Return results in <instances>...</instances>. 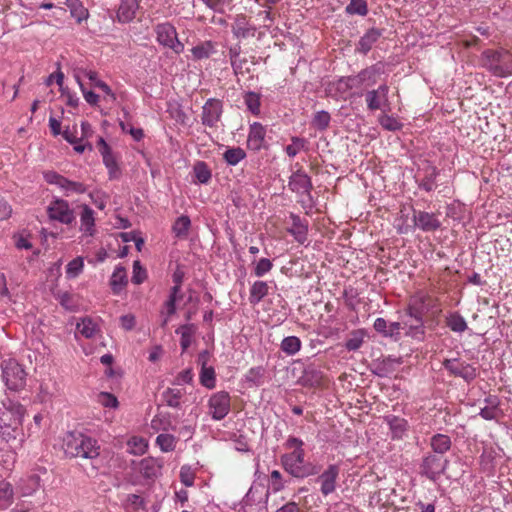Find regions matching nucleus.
<instances>
[{
  "label": "nucleus",
  "instance_id": "obj_1",
  "mask_svg": "<svg viewBox=\"0 0 512 512\" xmlns=\"http://www.w3.org/2000/svg\"><path fill=\"white\" fill-rule=\"evenodd\" d=\"M286 447L292 451L282 456V464L286 472L296 478H307L316 475L319 467L305 459L304 442L297 437H289Z\"/></svg>",
  "mask_w": 512,
  "mask_h": 512
},
{
  "label": "nucleus",
  "instance_id": "obj_2",
  "mask_svg": "<svg viewBox=\"0 0 512 512\" xmlns=\"http://www.w3.org/2000/svg\"><path fill=\"white\" fill-rule=\"evenodd\" d=\"M66 456L71 458L95 459L100 455L98 441L82 432H68L63 440Z\"/></svg>",
  "mask_w": 512,
  "mask_h": 512
},
{
  "label": "nucleus",
  "instance_id": "obj_3",
  "mask_svg": "<svg viewBox=\"0 0 512 512\" xmlns=\"http://www.w3.org/2000/svg\"><path fill=\"white\" fill-rule=\"evenodd\" d=\"M483 66L493 75L508 77L512 75V55L508 51L486 50L482 54Z\"/></svg>",
  "mask_w": 512,
  "mask_h": 512
},
{
  "label": "nucleus",
  "instance_id": "obj_4",
  "mask_svg": "<svg viewBox=\"0 0 512 512\" xmlns=\"http://www.w3.org/2000/svg\"><path fill=\"white\" fill-rule=\"evenodd\" d=\"M2 378L7 388L11 391L23 390L27 383V373L23 366L14 359L4 362Z\"/></svg>",
  "mask_w": 512,
  "mask_h": 512
},
{
  "label": "nucleus",
  "instance_id": "obj_5",
  "mask_svg": "<svg viewBox=\"0 0 512 512\" xmlns=\"http://www.w3.org/2000/svg\"><path fill=\"white\" fill-rule=\"evenodd\" d=\"M231 410V397L226 391L211 394L207 400V414L214 421L223 420Z\"/></svg>",
  "mask_w": 512,
  "mask_h": 512
},
{
  "label": "nucleus",
  "instance_id": "obj_6",
  "mask_svg": "<svg viewBox=\"0 0 512 512\" xmlns=\"http://www.w3.org/2000/svg\"><path fill=\"white\" fill-rule=\"evenodd\" d=\"M157 42L176 54L184 51V44L178 39L176 28L170 23L158 24L155 28Z\"/></svg>",
  "mask_w": 512,
  "mask_h": 512
},
{
  "label": "nucleus",
  "instance_id": "obj_7",
  "mask_svg": "<svg viewBox=\"0 0 512 512\" xmlns=\"http://www.w3.org/2000/svg\"><path fill=\"white\" fill-rule=\"evenodd\" d=\"M442 364L451 376L462 378L468 383L477 377V369L458 358L445 359Z\"/></svg>",
  "mask_w": 512,
  "mask_h": 512
},
{
  "label": "nucleus",
  "instance_id": "obj_8",
  "mask_svg": "<svg viewBox=\"0 0 512 512\" xmlns=\"http://www.w3.org/2000/svg\"><path fill=\"white\" fill-rule=\"evenodd\" d=\"M50 219L59 221L63 224H71L75 220L74 212L70 209L67 201L56 199L52 201L47 208Z\"/></svg>",
  "mask_w": 512,
  "mask_h": 512
},
{
  "label": "nucleus",
  "instance_id": "obj_9",
  "mask_svg": "<svg viewBox=\"0 0 512 512\" xmlns=\"http://www.w3.org/2000/svg\"><path fill=\"white\" fill-rule=\"evenodd\" d=\"M222 112L223 104L221 100L215 98L208 99L202 107V124L207 127H215L220 121Z\"/></svg>",
  "mask_w": 512,
  "mask_h": 512
},
{
  "label": "nucleus",
  "instance_id": "obj_10",
  "mask_svg": "<svg viewBox=\"0 0 512 512\" xmlns=\"http://www.w3.org/2000/svg\"><path fill=\"white\" fill-rule=\"evenodd\" d=\"M340 468L338 465L330 464L318 476L317 482L320 484V491L322 495L328 496L335 492L337 487V480L339 477Z\"/></svg>",
  "mask_w": 512,
  "mask_h": 512
},
{
  "label": "nucleus",
  "instance_id": "obj_11",
  "mask_svg": "<svg viewBox=\"0 0 512 512\" xmlns=\"http://www.w3.org/2000/svg\"><path fill=\"white\" fill-rule=\"evenodd\" d=\"M448 466V461L443 460L434 454L427 455L422 462V473L431 480H436L444 473Z\"/></svg>",
  "mask_w": 512,
  "mask_h": 512
},
{
  "label": "nucleus",
  "instance_id": "obj_12",
  "mask_svg": "<svg viewBox=\"0 0 512 512\" xmlns=\"http://www.w3.org/2000/svg\"><path fill=\"white\" fill-rule=\"evenodd\" d=\"M413 224L415 228L423 232H434L441 226L438 216L426 211H416L413 213Z\"/></svg>",
  "mask_w": 512,
  "mask_h": 512
},
{
  "label": "nucleus",
  "instance_id": "obj_13",
  "mask_svg": "<svg viewBox=\"0 0 512 512\" xmlns=\"http://www.w3.org/2000/svg\"><path fill=\"white\" fill-rule=\"evenodd\" d=\"M384 72L383 65L376 63L360 71L357 75L352 76L356 88L362 86L369 87L376 84L378 77Z\"/></svg>",
  "mask_w": 512,
  "mask_h": 512
},
{
  "label": "nucleus",
  "instance_id": "obj_14",
  "mask_svg": "<svg viewBox=\"0 0 512 512\" xmlns=\"http://www.w3.org/2000/svg\"><path fill=\"white\" fill-rule=\"evenodd\" d=\"M97 148L103 158L105 166L109 171L110 178H118L120 175V170L118 167L117 159L104 138L99 137L97 141Z\"/></svg>",
  "mask_w": 512,
  "mask_h": 512
},
{
  "label": "nucleus",
  "instance_id": "obj_15",
  "mask_svg": "<svg viewBox=\"0 0 512 512\" xmlns=\"http://www.w3.org/2000/svg\"><path fill=\"white\" fill-rule=\"evenodd\" d=\"M356 88L353 77H342L330 82L327 86V94L336 99H346L351 89Z\"/></svg>",
  "mask_w": 512,
  "mask_h": 512
},
{
  "label": "nucleus",
  "instance_id": "obj_16",
  "mask_svg": "<svg viewBox=\"0 0 512 512\" xmlns=\"http://www.w3.org/2000/svg\"><path fill=\"white\" fill-rule=\"evenodd\" d=\"M402 319V330L404 335L422 341L425 336V327L423 318L417 316H406Z\"/></svg>",
  "mask_w": 512,
  "mask_h": 512
},
{
  "label": "nucleus",
  "instance_id": "obj_17",
  "mask_svg": "<svg viewBox=\"0 0 512 512\" xmlns=\"http://www.w3.org/2000/svg\"><path fill=\"white\" fill-rule=\"evenodd\" d=\"M389 87L386 84L380 85L377 89L366 93L367 108L371 111L382 109L388 104Z\"/></svg>",
  "mask_w": 512,
  "mask_h": 512
},
{
  "label": "nucleus",
  "instance_id": "obj_18",
  "mask_svg": "<svg viewBox=\"0 0 512 512\" xmlns=\"http://www.w3.org/2000/svg\"><path fill=\"white\" fill-rule=\"evenodd\" d=\"M429 295L423 291L416 292L411 296L405 316H417L423 318V315L428 310L427 302Z\"/></svg>",
  "mask_w": 512,
  "mask_h": 512
},
{
  "label": "nucleus",
  "instance_id": "obj_19",
  "mask_svg": "<svg viewBox=\"0 0 512 512\" xmlns=\"http://www.w3.org/2000/svg\"><path fill=\"white\" fill-rule=\"evenodd\" d=\"M133 470L138 471L144 478L153 479L161 473L160 462L153 458L147 457L139 461L138 463H132Z\"/></svg>",
  "mask_w": 512,
  "mask_h": 512
},
{
  "label": "nucleus",
  "instance_id": "obj_20",
  "mask_svg": "<svg viewBox=\"0 0 512 512\" xmlns=\"http://www.w3.org/2000/svg\"><path fill=\"white\" fill-rule=\"evenodd\" d=\"M266 128L259 122H254L249 127L247 147L253 151H259L265 146Z\"/></svg>",
  "mask_w": 512,
  "mask_h": 512
},
{
  "label": "nucleus",
  "instance_id": "obj_21",
  "mask_svg": "<svg viewBox=\"0 0 512 512\" xmlns=\"http://www.w3.org/2000/svg\"><path fill=\"white\" fill-rule=\"evenodd\" d=\"M288 186L293 192L303 195L309 194L312 188V183L310 177L306 173L297 171L291 175Z\"/></svg>",
  "mask_w": 512,
  "mask_h": 512
},
{
  "label": "nucleus",
  "instance_id": "obj_22",
  "mask_svg": "<svg viewBox=\"0 0 512 512\" xmlns=\"http://www.w3.org/2000/svg\"><path fill=\"white\" fill-rule=\"evenodd\" d=\"M290 219L292 225L287 229L288 233L294 237L296 242L304 244L307 241L308 223L295 214H291Z\"/></svg>",
  "mask_w": 512,
  "mask_h": 512
},
{
  "label": "nucleus",
  "instance_id": "obj_23",
  "mask_svg": "<svg viewBox=\"0 0 512 512\" xmlns=\"http://www.w3.org/2000/svg\"><path fill=\"white\" fill-rule=\"evenodd\" d=\"M20 414V425H22L25 409L20 404H11L6 407L5 404L0 406V426H7L11 424L16 418L17 414Z\"/></svg>",
  "mask_w": 512,
  "mask_h": 512
},
{
  "label": "nucleus",
  "instance_id": "obj_24",
  "mask_svg": "<svg viewBox=\"0 0 512 512\" xmlns=\"http://www.w3.org/2000/svg\"><path fill=\"white\" fill-rule=\"evenodd\" d=\"M485 406L481 408L479 415L485 420H495L501 415L499 398L489 395L484 399Z\"/></svg>",
  "mask_w": 512,
  "mask_h": 512
},
{
  "label": "nucleus",
  "instance_id": "obj_25",
  "mask_svg": "<svg viewBox=\"0 0 512 512\" xmlns=\"http://www.w3.org/2000/svg\"><path fill=\"white\" fill-rule=\"evenodd\" d=\"M385 421L389 426V429L392 434V438L401 439L405 435L408 423L404 418L395 416V415H387L385 416Z\"/></svg>",
  "mask_w": 512,
  "mask_h": 512
},
{
  "label": "nucleus",
  "instance_id": "obj_26",
  "mask_svg": "<svg viewBox=\"0 0 512 512\" xmlns=\"http://www.w3.org/2000/svg\"><path fill=\"white\" fill-rule=\"evenodd\" d=\"M128 283L126 268L119 264L110 278V287L114 294H119Z\"/></svg>",
  "mask_w": 512,
  "mask_h": 512
},
{
  "label": "nucleus",
  "instance_id": "obj_27",
  "mask_svg": "<svg viewBox=\"0 0 512 512\" xmlns=\"http://www.w3.org/2000/svg\"><path fill=\"white\" fill-rule=\"evenodd\" d=\"M233 35L238 39L254 36L255 29L249 24L245 16H237L232 25Z\"/></svg>",
  "mask_w": 512,
  "mask_h": 512
},
{
  "label": "nucleus",
  "instance_id": "obj_28",
  "mask_svg": "<svg viewBox=\"0 0 512 512\" xmlns=\"http://www.w3.org/2000/svg\"><path fill=\"white\" fill-rule=\"evenodd\" d=\"M381 36V32L376 28L369 29L359 40L357 51L367 54Z\"/></svg>",
  "mask_w": 512,
  "mask_h": 512
},
{
  "label": "nucleus",
  "instance_id": "obj_29",
  "mask_svg": "<svg viewBox=\"0 0 512 512\" xmlns=\"http://www.w3.org/2000/svg\"><path fill=\"white\" fill-rule=\"evenodd\" d=\"M130 512H158L155 505L141 495L130 496Z\"/></svg>",
  "mask_w": 512,
  "mask_h": 512
},
{
  "label": "nucleus",
  "instance_id": "obj_30",
  "mask_svg": "<svg viewBox=\"0 0 512 512\" xmlns=\"http://www.w3.org/2000/svg\"><path fill=\"white\" fill-rule=\"evenodd\" d=\"M196 330L197 328L194 324H185L176 330V333L181 336L180 345L183 352L192 344Z\"/></svg>",
  "mask_w": 512,
  "mask_h": 512
},
{
  "label": "nucleus",
  "instance_id": "obj_31",
  "mask_svg": "<svg viewBox=\"0 0 512 512\" xmlns=\"http://www.w3.org/2000/svg\"><path fill=\"white\" fill-rule=\"evenodd\" d=\"M194 183L207 184L211 180L212 173L208 165L203 161H198L193 166Z\"/></svg>",
  "mask_w": 512,
  "mask_h": 512
},
{
  "label": "nucleus",
  "instance_id": "obj_32",
  "mask_svg": "<svg viewBox=\"0 0 512 512\" xmlns=\"http://www.w3.org/2000/svg\"><path fill=\"white\" fill-rule=\"evenodd\" d=\"M451 439L445 434H435L431 437L430 446L437 454H444L451 448Z\"/></svg>",
  "mask_w": 512,
  "mask_h": 512
},
{
  "label": "nucleus",
  "instance_id": "obj_33",
  "mask_svg": "<svg viewBox=\"0 0 512 512\" xmlns=\"http://www.w3.org/2000/svg\"><path fill=\"white\" fill-rule=\"evenodd\" d=\"M81 226L80 229L84 231L88 235H92L94 231L95 219H94V211L87 205L83 206L81 215H80Z\"/></svg>",
  "mask_w": 512,
  "mask_h": 512
},
{
  "label": "nucleus",
  "instance_id": "obj_34",
  "mask_svg": "<svg viewBox=\"0 0 512 512\" xmlns=\"http://www.w3.org/2000/svg\"><path fill=\"white\" fill-rule=\"evenodd\" d=\"M269 287L265 281H255L250 288L249 302L257 305L267 294Z\"/></svg>",
  "mask_w": 512,
  "mask_h": 512
},
{
  "label": "nucleus",
  "instance_id": "obj_35",
  "mask_svg": "<svg viewBox=\"0 0 512 512\" xmlns=\"http://www.w3.org/2000/svg\"><path fill=\"white\" fill-rule=\"evenodd\" d=\"M77 333L89 339L96 335L99 331L98 325L89 317H84L76 325Z\"/></svg>",
  "mask_w": 512,
  "mask_h": 512
},
{
  "label": "nucleus",
  "instance_id": "obj_36",
  "mask_svg": "<svg viewBox=\"0 0 512 512\" xmlns=\"http://www.w3.org/2000/svg\"><path fill=\"white\" fill-rule=\"evenodd\" d=\"M446 325L455 333H463L468 329L466 320L458 312H452L446 316Z\"/></svg>",
  "mask_w": 512,
  "mask_h": 512
},
{
  "label": "nucleus",
  "instance_id": "obj_37",
  "mask_svg": "<svg viewBox=\"0 0 512 512\" xmlns=\"http://www.w3.org/2000/svg\"><path fill=\"white\" fill-rule=\"evenodd\" d=\"M14 500V489L10 482L0 481V508H8Z\"/></svg>",
  "mask_w": 512,
  "mask_h": 512
},
{
  "label": "nucleus",
  "instance_id": "obj_38",
  "mask_svg": "<svg viewBox=\"0 0 512 512\" xmlns=\"http://www.w3.org/2000/svg\"><path fill=\"white\" fill-rule=\"evenodd\" d=\"M215 52L214 44L211 41H204L191 49V53L195 60L209 58Z\"/></svg>",
  "mask_w": 512,
  "mask_h": 512
},
{
  "label": "nucleus",
  "instance_id": "obj_39",
  "mask_svg": "<svg viewBox=\"0 0 512 512\" xmlns=\"http://www.w3.org/2000/svg\"><path fill=\"white\" fill-rule=\"evenodd\" d=\"M191 227V220L186 215H181L178 217L173 226L172 231L178 238H186Z\"/></svg>",
  "mask_w": 512,
  "mask_h": 512
},
{
  "label": "nucleus",
  "instance_id": "obj_40",
  "mask_svg": "<svg viewBox=\"0 0 512 512\" xmlns=\"http://www.w3.org/2000/svg\"><path fill=\"white\" fill-rule=\"evenodd\" d=\"M40 487V477L37 474H32L26 479H23L20 484V490L23 496H29L38 490Z\"/></svg>",
  "mask_w": 512,
  "mask_h": 512
},
{
  "label": "nucleus",
  "instance_id": "obj_41",
  "mask_svg": "<svg viewBox=\"0 0 512 512\" xmlns=\"http://www.w3.org/2000/svg\"><path fill=\"white\" fill-rule=\"evenodd\" d=\"M66 5L70 9L71 16L74 17L78 23L87 19L88 11L79 0H66Z\"/></svg>",
  "mask_w": 512,
  "mask_h": 512
},
{
  "label": "nucleus",
  "instance_id": "obj_42",
  "mask_svg": "<svg viewBox=\"0 0 512 512\" xmlns=\"http://www.w3.org/2000/svg\"><path fill=\"white\" fill-rule=\"evenodd\" d=\"M200 383L208 389H213L216 386L215 370L213 367H208L205 363L202 364Z\"/></svg>",
  "mask_w": 512,
  "mask_h": 512
},
{
  "label": "nucleus",
  "instance_id": "obj_43",
  "mask_svg": "<svg viewBox=\"0 0 512 512\" xmlns=\"http://www.w3.org/2000/svg\"><path fill=\"white\" fill-rule=\"evenodd\" d=\"M75 73H79L81 77H86L92 83L93 86L100 88L106 94L111 93L110 87L103 81L98 78V74L95 71L87 70V69H79Z\"/></svg>",
  "mask_w": 512,
  "mask_h": 512
},
{
  "label": "nucleus",
  "instance_id": "obj_44",
  "mask_svg": "<svg viewBox=\"0 0 512 512\" xmlns=\"http://www.w3.org/2000/svg\"><path fill=\"white\" fill-rule=\"evenodd\" d=\"M265 369L261 366L252 367L245 375V380L250 386H260L264 383Z\"/></svg>",
  "mask_w": 512,
  "mask_h": 512
},
{
  "label": "nucleus",
  "instance_id": "obj_45",
  "mask_svg": "<svg viewBox=\"0 0 512 512\" xmlns=\"http://www.w3.org/2000/svg\"><path fill=\"white\" fill-rule=\"evenodd\" d=\"M280 347L287 355H295L301 348V341L296 336H288L282 340Z\"/></svg>",
  "mask_w": 512,
  "mask_h": 512
},
{
  "label": "nucleus",
  "instance_id": "obj_46",
  "mask_svg": "<svg viewBox=\"0 0 512 512\" xmlns=\"http://www.w3.org/2000/svg\"><path fill=\"white\" fill-rule=\"evenodd\" d=\"M245 157H246V153L240 147L229 148L223 154V158L226 161V163L229 165H232V166L237 165Z\"/></svg>",
  "mask_w": 512,
  "mask_h": 512
},
{
  "label": "nucleus",
  "instance_id": "obj_47",
  "mask_svg": "<svg viewBox=\"0 0 512 512\" xmlns=\"http://www.w3.org/2000/svg\"><path fill=\"white\" fill-rule=\"evenodd\" d=\"M345 12L349 15L366 16L368 14L366 0H350V3L345 8Z\"/></svg>",
  "mask_w": 512,
  "mask_h": 512
},
{
  "label": "nucleus",
  "instance_id": "obj_48",
  "mask_svg": "<svg viewBox=\"0 0 512 512\" xmlns=\"http://www.w3.org/2000/svg\"><path fill=\"white\" fill-rule=\"evenodd\" d=\"M176 438L172 434H159L156 438V444L162 452H171L176 447Z\"/></svg>",
  "mask_w": 512,
  "mask_h": 512
},
{
  "label": "nucleus",
  "instance_id": "obj_49",
  "mask_svg": "<svg viewBox=\"0 0 512 512\" xmlns=\"http://www.w3.org/2000/svg\"><path fill=\"white\" fill-rule=\"evenodd\" d=\"M179 294V284L174 285L171 290V294L168 298V300L165 302V311L167 314V317L163 321V325H166L168 322V317L173 315L176 311L175 303L178 299Z\"/></svg>",
  "mask_w": 512,
  "mask_h": 512
},
{
  "label": "nucleus",
  "instance_id": "obj_50",
  "mask_svg": "<svg viewBox=\"0 0 512 512\" xmlns=\"http://www.w3.org/2000/svg\"><path fill=\"white\" fill-rule=\"evenodd\" d=\"M148 449V440L144 437L133 436L130 438V454L142 455Z\"/></svg>",
  "mask_w": 512,
  "mask_h": 512
},
{
  "label": "nucleus",
  "instance_id": "obj_51",
  "mask_svg": "<svg viewBox=\"0 0 512 512\" xmlns=\"http://www.w3.org/2000/svg\"><path fill=\"white\" fill-rule=\"evenodd\" d=\"M244 102L247 109L254 115H258L260 112V95L255 92H247L244 95Z\"/></svg>",
  "mask_w": 512,
  "mask_h": 512
},
{
  "label": "nucleus",
  "instance_id": "obj_52",
  "mask_svg": "<svg viewBox=\"0 0 512 512\" xmlns=\"http://www.w3.org/2000/svg\"><path fill=\"white\" fill-rule=\"evenodd\" d=\"M84 259L76 257L71 260L66 266V275L68 278H76L83 270Z\"/></svg>",
  "mask_w": 512,
  "mask_h": 512
},
{
  "label": "nucleus",
  "instance_id": "obj_53",
  "mask_svg": "<svg viewBox=\"0 0 512 512\" xmlns=\"http://www.w3.org/2000/svg\"><path fill=\"white\" fill-rule=\"evenodd\" d=\"M364 341V332L362 330L354 331L351 337L346 341L345 347L348 351L358 350Z\"/></svg>",
  "mask_w": 512,
  "mask_h": 512
},
{
  "label": "nucleus",
  "instance_id": "obj_54",
  "mask_svg": "<svg viewBox=\"0 0 512 512\" xmlns=\"http://www.w3.org/2000/svg\"><path fill=\"white\" fill-rule=\"evenodd\" d=\"M74 77L80 86V89L83 93V96H84L86 102L89 103L90 105H96L99 101V96L96 93H94L93 91L87 90L85 88V86L81 80V75L79 73H75Z\"/></svg>",
  "mask_w": 512,
  "mask_h": 512
},
{
  "label": "nucleus",
  "instance_id": "obj_55",
  "mask_svg": "<svg viewBox=\"0 0 512 512\" xmlns=\"http://www.w3.org/2000/svg\"><path fill=\"white\" fill-rule=\"evenodd\" d=\"M379 123L384 129L388 131H397L402 127V124L396 118L387 114L380 116Z\"/></svg>",
  "mask_w": 512,
  "mask_h": 512
},
{
  "label": "nucleus",
  "instance_id": "obj_56",
  "mask_svg": "<svg viewBox=\"0 0 512 512\" xmlns=\"http://www.w3.org/2000/svg\"><path fill=\"white\" fill-rule=\"evenodd\" d=\"M180 481L186 486L191 487L194 484L195 472L189 465H183L180 469Z\"/></svg>",
  "mask_w": 512,
  "mask_h": 512
},
{
  "label": "nucleus",
  "instance_id": "obj_57",
  "mask_svg": "<svg viewBox=\"0 0 512 512\" xmlns=\"http://www.w3.org/2000/svg\"><path fill=\"white\" fill-rule=\"evenodd\" d=\"M147 276V270L141 266L140 261L135 260L133 262L132 282L135 284H141L147 279Z\"/></svg>",
  "mask_w": 512,
  "mask_h": 512
},
{
  "label": "nucleus",
  "instance_id": "obj_58",
  "mask_svg": "<svg viewBox=\"0 0 512 512\" xmlns=\"http://www.w3.org/2000/svg\"><path fill=\"white\" fill-rule=\"evenodd\" d=\"M273 267V263L268 258H261L254 267V274L257 277H262L267 274Z\"/></svg>",
  "mask_w": 512,
  "mask_h": 512
},
{
  "label": "nucleus",
  "instance_id": "obj_59",
  "mask_svg": "<svg viewBox=\"0 0 512 512\" xmlns=\"http://www.w3.org/2000/svg\"><path fill=\"white\" fill-rule=\"evenodd\" d=\"M305 146V140L299 137H293L292 143L287 145L285 151L289 157H295Z\"/></svg>",
  "mask_w": 512,
  "mask_h": 512
},
{
  "label": "nucleus",
  "instance_id": "obj_60",
  "mask_svg": "<svg viewBox=\"0 0 512 512\" xmlns=\"http://www.w3.org/2000/svg\"><path fill=\"white\" fill-rule=\"evenodd\" d=\"M330 119V114L327 111H318L314 116L313 124L317 128L324 130L329 126Z\"/></svg>",
  "mask_w": 512,
  "mask_h": 512
},
{
  "label": "nucleus",
  "instance_id": "obj_61",
  "mask_svg": "<svg viewBox=\"0 0 512 512\" xmlns=\"http://www.w3.org/2000/svg\"><path fill=\"white\" fill-rule=\"evenodd\" d=\"M182 393L178 389H169L165 393V400L168 406L177 408L180 406V399H181Z\"/></svg>",
  "mask_w": 512,
  "mask_h": 512
},
{
  "label": "nucleus",
  "instance_id": "obj_62",
  "mask_svg": "<svg viewBox=\"0 0 512 512\" xmlns=\"http://www.w3.org/2000/svg\"><path fill=\"white\" fill-rule=\"evenodd\" d=\"M98 402L102 406L108 407V408H115L118 406L117 398L113 394L108 393V392H101L98 395Z\"/></svg>",
  "mask_w": 512,
  "mask_h": 512
},
{
  "label": "nucleus",
  "instance_id": "obj_63",
  "mask_svg": "<svg viewBox=\"0 0 512 512\" xmlns=\"http://www.w3.org/2000/svg\"><path fill=\"white\" fill-rule=\"evenodd\" d=\"M113 21H117L120 24L128 23V4L126 0H122L121 5L116 11L115 17H113Z\"/></svg>",
  "mask_w": 512,
  "mask_h": 512
},
{
  "label": "nucleus",
  "instance_id": "obj_64",
  "mask_svg": "<svg viewBox=\"0 0 512 512\" xmlns=\"http://www.w3.org/2000/svg\"><path fill=\"white\" fill-rule=\"evenodd\" d=\"M402 321L388 323V330L386 337L398 340L401 338Z\"/></svg>",
  "mask_w": 512,
  "mask_h": 512
}]
</instances>
